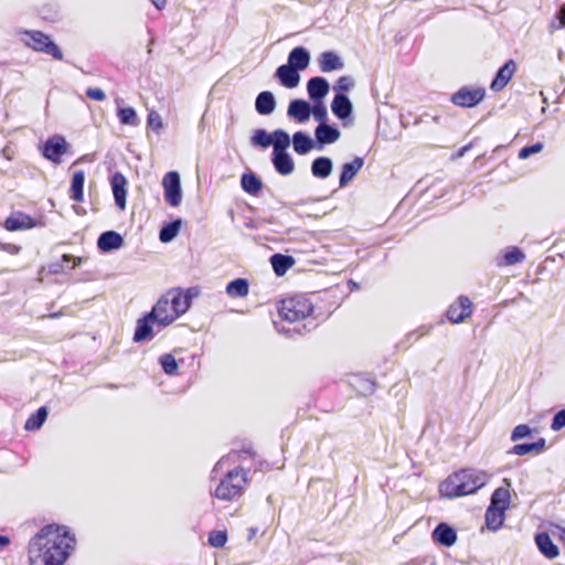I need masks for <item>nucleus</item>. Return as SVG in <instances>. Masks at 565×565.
<instances>
[{"mask_svg":"<svg viewBox=\"0 0 565 565\" xmlns=\"http://www.w3.org/2000/svg\"><path fill=\"white\" fill-rule=\"evenodd\" d=\"M294 150L298 154H306L313 148V141L302 131H297L292 136Z\"/></svg>","mask_w":565,"mask_h":565,"instance_id":"e433bc0d","label":"nucleus"},{"mask_svg":"<svg viewBox=\"0 0 565 565\" xmlns=\"http://www.w3.org/2000/svg\"><path fill=\"white\" fill-rule=\"evenodd\" d=\"M25 43L34 51L51 55L54 60L62 61L63 53L60 47L41 31H26Z\"/></svg>","mask_w":565,"mask_h":565,"instance_id":"423d86ee","label":"nucleus"},{"mask_svg":"<svg viewBox=\"0 0 565 565\" xmlns=\"http://www.w3.org/2000/svg\"><path fill=\"white\" fill-rule=\"evenodd\" d=\"M311 113L310 105L302 99H294L288 106V116L297 119L299 122H305L309 119Z\"/></svg>","mask_w":565,"mask_h":565,"instance_id":"aec40b11","label":"nucleus"},{"mask_svg":"<svg viewBox=\"0 0 565 565\" xmlns=\"http://www.w3.org/2000/svg\"><path fill=\"white\" fill-rule=\"evenodd\" d=\"M147 125L153 131L160 132V130L163 128V122L160 114L153 109L149 110L147 116Z\"/></svg>","mask_w":565,"mask_h":565,"instance_id":"c03bdc74","label":"nucleus"},{"mask_svg":"<svg viewBox=\"0 0 565 565\" xmlns=\"http://www.w3.org/2000/svg\"><path fill=\"white\" fill-rule=\"evenodd\" d=\"M41 225H43L41 221L22 211H12L3 223L6 230L10 232L26 231Z\"/></svg>","mask_w":565,"mask_h":565,"instance_id":"1a4fd4ad","label":"nucleus"},{"mask_svg":"<svg viewBox=\"0 0 565 565\" xmlns=\"http://www.w3.org/2000/svg\"><path fill=\"white\" fill-rule=\"evenodd\" d=\"M535 544L541 554L548 559H554L559 555L557 545L553 543L551 536L546 532H541L535 535Z\"/></svg>","mask_w":565,"mask_h":565,"instance_id":"dca6fc26","label":"nucleus"},{"mask_svg":"<svg viewBox=\"0 0 565 565\" xmlns=\"http://www.w3.org/2000/svg\"><path fill=\"white\" fill-rule=\"evenodd\" d=\"M276 76L282 86L294 88L299 84L300 76L298 70L290 65H280L276 71Z\"/></svg>","mask_w":565,"mask_h":565,"instance_id":"a211bd4d","label":"nucleus"},{"mask_svg":"<svg viewBox=\"0 0 565 565\" xmlns=\"http://www.w3.org/2000/svg\"><path fill=\"white\" fill-rule=\"evenodd\" d=\"M311 111L316 120L320 121L321 124H324L323 121L327 119L328 113L323 104H316Z\"/></svg>","mask_w":565,"mask_h":565,"instance_id":"3c124183","label":"nucleus"},{"mask_svg":"<svg viewBox=\"0 0 565 565\" xmlns=\"http://www.w3.org/2000/svg\"><path fill=\"white\" fill-rule=\"evenodd\" d=\"M319 68L323 73L339 71L344 67L341 57L333 51L322 52L318 57Z\"/></svg>","mask_w":565,"mask_h":565,"instance_id":"2eb2a0df","label":"nucleus"},{"mask_svg":"<svg viewBox=\"0 0 565 565\" xmlns=\"http://www.w3.org/2000/svg\"><path fill=\"white\" fill-rule=\"evenodd\" d=\"M241 185L246 193L257 195L263 188V182L256 177V174L250 172L242 175Z\"/></svg>","mask_w":565,"mask_h":565,"instance_id":"f704fd0d","label":"nucleus"},{"mask_svg":"<svg viewBox=\"0 0 565 565\" xmlns=\"http://www.w3.org/2000/svg\"><path fill=\"white\" fill-rule=\"evenodd\" d=\"M308 95L311 99L319 100L329 92V83L323 77H312L307 83Z\"/></svg>","mask_w":565,"mask_h":565,"instance_id":"412c9836","label":"nucleus"},{"mask_svg":"<svg viewBox=\"0 0 565 565\" xmlns=\"http://www.w3.org/2000/svg\"><path fill=\"white\" fill-rule=\"evenodd\" d=\"M249 292V285L245 278H236L226 286V294L231 298H243Z\"/></svg>","mask_w":565,"mask_h":565,"instance_id":"c85d7f7f","label":"nucleus"},{"mask_svg":"<svg viewBox=\"0 0 565 565\" xmlns=\"http://www.w3.org/2000/svg\"><path fill=\"white\" fill-rule=\"evenodd\" d=\"M354 85V82L351 76L344 75L340 76L334 85V89L340 92L341 94L349 92Z\"/></svg>","mask_w":565,"mask_h":565,"instance_id":"49530a36","label":"nucleus"},{"mask_svg":"<svg viewBox=\"0 0 565 565\" xmlns=\"http://www.w3.org/2000/svg\"><path fill=\"white\" fill-rule=\"evenodd\" d=\"M248 472L242 467L230 470L218 482L212 495L221 501H233L243 495Z\"/></svg>","mask_w":565,"mask_h":565,"instance_id":"20e7f679","label":"nucleus"},{"mask_svg":"<svg viewBox=\"0 0 565 565\" xmlns=\"http://www.w3.org/2000/svg\"><path fill=\"white\" fill-rule=\"evenodd\" d=\"M277 309L281 320L288 322H299L312 315L313 305L306 296L295 295L281 299Z\"/></svg>","mask_w":565,"mask_h":565,"instance_id":"39448f33","label":"nucleus"},{"mask_svg":"<svg viewBox=\"0 0 565 565\" xmlns=\"http://www.w3.org/2000/svg\"><path fill=\"white\" fill-rule=\"evenodd\" d=\"M84 182L85 172L83 170L73 172L68 192L70 199L76 203H82L84 201Z\"/></svg>","mask_w":565,"mask_h":565,"instance_id":"6ab92c4d","label":"nucleus"},{"mask_svg":"<svg viewBox=\"0 0 565 565\" xmlns=\"http://www.w3.org/2000/svg\"><path fill=\"white\" fill-rule=\"evenodd\" d=\"M67 152V142L64 137L55 135L49 138L42 150V154L54 163H61L62 157Z\"/></svg>","mask_w":565,"mask_h":565,"instance_id":"9b49d317","label":"nucleus"},{"mask_svg":"<svg viewBox=\"0 0 565 565\" xmlns=\"http://www.w3.org/2000/svg\"><path fill=\"white\" fill-rule=\"evenodd\" d=\"M518 71V65L514 60L507 61L497 72L494 78L490 84V89L493 92H501L509 84L511 78Z\"/></svg>","mask_w":565,"mask_h":565,"instance_id":"f8f14e48","label":"nucleus"},{"mask_svg":"<svg viewBox=\"0 0 565 565\" xmlns=\"http://www.w3.org/2000/svg\"><path fill=\"white\" fill-rule=\"evenodd\" d=\"M152 322H156V319L149 318V312L137 321V327L134 334L135 342H141L152 338Z\"/></svg>","mask_w":565,"mask_h":565,"instance_id":"393cba45","label":"nucleus"},{"mask_svg":"<svg viewBox=\"0 0 565 565\" xmlns=\"http://www.w3.org/2000/svg\"><path fill=\"white\" fill-rule=\"evenodd\" d=\"M181 227V220L173 221L164 225L159 234V238L162 243L171 242L179 233Z\"/></svg>","mask_w":565,"mask_h":565,"instance_id":"58836bf2","label":"nucleus"},{"mask_svg":"<svg viewBox=\"0 0 565 565\" xmlns=\"http://www.w3.org/2000/svg\"><path fill=\"white\" fill-rule=\"evenodd\" d=\"M191 295L181 289L166 292L152 307L149 318H154L161 326H169L190 308Z\"/></svg>","mask_w":565,"mask_h":565,"instance_id":"7ed1b4c3","label":"nucleus"},{"mask_svg":"<svg viewBox=\"0 0 565 565\" xmlns=\"http://www.w3.org/2000/svg\"><path fill=\"white\" fill-rule=\"evenodd\" d=\"M316 138L320 143H332L340 138V132L330 125L320 124L316 128Z\"/></svg>","mask_w":565,"mask_h":565,"instance_id":"cd10ccee","label":"nucleus"},{"mask_svg":"<svg viewBox=\"0 0 565 565\" xmlns=\"http://www.w3.org/2000/svg\"><path fill=\"white\" fill-rule=\"evenodd\" d=\"M273 164L281 175H288L295 170V163L286 151L273 152Z\"/></svg>","mask_w":565,"mask_h":565,"instance_id":"5701e85b","label":"nucleus"},{"mask_svg":"<svg viewBox=\"0 0 565 565\" xmlns=\"http://www.w3.org/2000/svg\"><path fill=\"white\" fill-rule=\"evenodd\" d=\"M252 141L254 145L267 148L271 145V136H269L265 130L258 129L255 131Z\"/></svg>","mask_w":565,"mask_h":565,"instance_id":"a18cd8bd","label":"nucleus"},{"mask_svg":"<svg viewBox=\"0 0 565 565\" xmlns=\"http://www.w3.org/2000/svg\"><path fill=\"white\" fill-rule=\"evenodd\" d=\"M10 543V540L8 536L2 535V547L7 546Z\"/></svg>","mask_w":565,"mask_h":565,"instance_id":"052dcab7","label":"nucleus"},{"mask_svg":"<svg viewBox=\"0 0 565 565\" xmlns=\"http://www.w3.org/2000/svg\"><path fill=\"white\" fill-rule=\"evenodd\" d=\"M63 269H64V266H63V265H61V264H54V265H52V269H51V270H52L53 273L57 274V273L62 271Z\"/></svg>","mask_w":565,"mask_h":565,"instance_id":"bf43d9fd","label":"nucleus"},{"mask_svg":"<svg viewBox=\"0 0 565 565\" xmlns=\"http://www.w3.org/2000/svg\"><path fill=\"white\" fill-rule=\"evenodd\" d=\"M271 145L274 147L273 152L286 151L290 145L289 135L281 129L275 130L271 136Z\"/></svg>","mask_w":565,"mask_h":565,"instance_id":"4c0bfd02","label":"nucleus"},{"mask_svg":"<svg viewBox=\"0 0 565 565\" xmlns=\"http://www.w3.org/2000/svg\"><path fill=\"white\" fill-rule=\"evenodd\" d=\"M510 504V492L508 489L500 487L495 489L491 495L489 508L507 511Z\"/></svg>","mask_w":565,"mask_h":565,"instance_id":"2f4dec72","label":"nucleus"},{"mask_svg":"<svg viewBox=\"0 0 565 565\" xmlns=\"http://www.w3.org/2000/svg\"><path fill=\"white\" fill-rule=\"evenodd\" d=\"M565 427V408L557 412L552 420L551 429L554 431L561 430Z\"/></svg>","mask_w":565,"mask_h":565,"instance_id":"8fccbe9b","label":"nucleus"},{"mask_svg":"<svg viewBox=\"0 0 565 565\" xmlns=\"http://www.w3.org/2000/svg\"><path fill=\"white\" fill-rule=\"evenodd\" d=\"M309 62L310 54L305 47L297 46L290 51L288 56V65L292 66L294 68L302 71L309 65Z\"/></svg>","mask_w":565,"mask_h":565,"instance_id":"b1692460","label":"nucleus"},{"mask_svg":"<svg viewBox=\"0 0 565 565\" xmlns=\"http://www.w3.org/2000/svg\"><path fill=\"white\" fill-rule=\"evenodd\" d=\"M159 11L167 7L168 0H149Z\"/></svg>","mask_w":565,"mask_h":565,"instance_id":"13d9d810","label":"nucleus"},{"mask_svg":"<svg viewBox=\"0 0 565 565\" xmlns=\"http://www.w3.org/2000/svg\"><path fill=\"white\" fill-rule=\"evenodd\" d=\"M364 160L361 157H355L351 162L342 166V171L339 179V186L344 188L362 169Z\"/></svg>","mask_w":565,"mask_h":565,"instance_id":"f3484780","label":"nucleus"},{"mask_svg":"<svg viewBox=\"0 0 565 565\" xmlns=\"http://www.w3.org/2000/svg\"><path fill=\"white\" fill-rule=\"evenodd\" d=\"M122 237L117 232L108 231L103 233L98 237L97 245L99 249L104 252H109L119 248L122 245Z\"/></svg>","mask_w":565,"mask_h":565,"instance_id":"bb28decb","label":"nucleus"},{"mask_svg":"<svg viewBox=\"0 0 565 565\" xmlns=\"http://www.w3.org/2000/svg\"><path fill=\"white\" fill-rule=\"evenodd\" d=\"M21 249V246L11 244V243H2V250L8 252L10 254H18Z\"/></svg>","mask_w":565,"mask_h":565,"instance_id":"6e6d98bb","label":"nucleus"},{"mask_svg":"<svg viewBox=\"0 0 565 565\" xmlns=\"http://www.w3.org/2000/svg\"><path fill=\"white\" fill-rule=\"evenodd\" d=\"M542 149H543V143L542 142H536L534 145L523 147L519 151L518 157H519V159H526V158H529L532 154L541 152Z\"/></svg>","mask_w":565,"mask_h":565,"instance_id":"09e8293b","label":"nucleus"},{"mask_svg":"<svg viewBox=\"0 0 565 565\" xmlns=\"http://www.w3.org/2000/svg\"><path fill=\"white\" fill-rule=\"evenodd\" d=\"M531 433H532V429L527 425L520 424V425L515 426L514 429L512 430L511 440L516 441L519 439L525 438V437L530 436Z\"/></svg>","mask_w":565,"mask_h":565,"instance_id":"de8ad7c7","label":"nucleus"},{"mask_svg":"<svg viewBox=\"0 0 565 565\" xmlns=\"http://www.w3.org/2000/svg\"><path fill=\"white\" fill-rule=\"evenodd\" d=\"M166 202L175 207L182 201L180 175L177 171L167 172L162 179Z\"/></svg>","mask_w":565,"mask_h":565,"instance_id":"6e6552de","label":"nucleus"},{"mask_svg":"<svg viewBox=\"0 0 565 565\" xmlns=\"http://www.w3.org/2000/svg\"><path fill=\"white\" fill-rule=\"evenodd\" d=\"M117 116L121 125H138V117L136 110L131 107L119 108L117 111Z\"/></svg>","mask_w":565,"mask_h":565,"instance_id":"37998d69","label":"nucleus"},{"mask_svg":"<svg viewBox=\"0 0 565 565\" xmlns=\"http://www.w3.org/2000/svg\"><path fill=\"white\" fill-rule=\"evenodd\" d=\"M504 519H505L504 511L488 507L486 514H484V520H486V525L490 531L499 530L502 526Z\"/></svg>","mask_w":565,"mask_h":565,"instance_id":"72a5a7b5","label":"nucleus"},{"mask_svg":"<svg viewBox=\"0 0 565 565\" xmlns=\"http://www.w3.org/2000/svg\"><path fill=\"white\" fill-rule=\"evenodd\" d=\"M62 262L63 263H72V265L70 266L71 269H74L78 266H81L83 264V258L82 257H76V256H73L71 254H64L62 256Z\"/></svg>","mask_w":565,"mask_h":565,"instance_id":"864d4df0","label":"nucleus"},{"mask_svg":"<svg viewBox=\"0 0 565 565\" xmlns=\"http://www.w3.org/2000/svg\"><path fill=\"white\" fill-rule=\"evenodd\" d=\"M86 96L92 100L103 102L106 99V95L103 89L98 87H88L86 89Z\"/></svg>","mask_w":565,"mask_h":565,"instance_id":"603ef678","label":"nucleus"},{"mask_svg":"<svg viewBox=\"0 0 565 565\" xmlns=\"http://www.w3.org/2000/svg\"><path fill=\"white\" fill-rule=\"evenodd\" d=\"M558 25L555 26L556 29L565 28V3L561 6V9L557 14Z\"/></svg>","mask_w":565,"mask_h":565,"instance_id":"5fc2aeb1","label":"nucleus"},{"mask_svg":"<svg viewBox=\"0 0 565 565\" xmlns=\"http://www.w3.org/2000/svg\"><path fill=\"white\" fill-rule=\"evenodd\" d=\"M486 97V89L477 86H462L455 92L450 102L462 108H472L479 105Z\"/></svg>","mask_w":565,"mask_h":565,"instance_id":"0eeeda50","label":"nucleus"},{"mask_svg":"<svg viewBox=\"0 0 565 565\" xmlns=\"http://www.w3.org/2000/svg\"><path fill=\"white\" fill-rule=\"evenodd\" d=\"M332 161L328 157H319L312 161L311 172L316 178L326 179L331 174Z\"/></svg>","mask_w":565,"mask_h":565,"instance_id":"c756f323","label":"nucleus"},{"mask_svg":"<svg viewBox=\"0 0 565 565\" xmlns=\"http://www.w3.org/2000/svg\"><path fill=\"white\" fill-rule=\"evenodd\" d=\"M110 185L116 206L124 211L126 209L127 179L121 172H115L111 175Z\"/></svg>","mask_w":565,"mask_h":565,"instance_id":"ddd939ff","label":"nucleus"},{"mask_svg":"<svg viewBox=\"0 0 565 565\" xmlns=\"http://www.w3.org/2000/svg\"><path fill=\"white\" fill-rule=\"evenodd\" d=\"M555 534L558 536V539L565 544V526L562 525H555Z\"/></svg>","mask_w":565,"mask_h":565,"instance_id":"4d7b16f0","label":"nucleus"},{"mask_svg":"<svg viewBox=\"0 0 565 565\" xmlns=\"http://www.w3.org/2000/svg\"><path fill=\"white\" fill-rule=\"evenodd\" d=\"M431 537L435 543L450 547L457 541L456 531L447 523H439L433 531Z\"/></svg>","mask_w":565,"mask_h":565,"instance_id":"4468645a","label":"nucleus"},{"mask_svg":"<svg viewBox=\"0 0 565 565\" xmlns=\"http://www.w3.org/2000/svg\"><path fill=\"white\" fill-rule=\"evenodd\" d=\"M525 258L524 253L519 247H510L503 254L502 265L511 266L523 262Z\"/></svg>","mask_w":565,"mask_h":565,"instance_id":"ea45409f","label":"nucleus"},{"mask_svg":"<svg viewBox=\"0 0 565 565\" xmlns=\"http://www.w3.org/2000/svg\"><path fill=\"white\" fill-rule=\"evenodd\" d=\"M488 481L487 471L467 467L450 473L440 482L438 490L443 498L455 499L476 493Z\"/></svg>","mask_w":565,"mask_h":565,"instance_id":"f03ea898","label":"nucleus"},{"mask_svg":"<svg viewBox=\"0 0 565 565\" xmlns=\"http://www.w3.org/2000/svg\"><path fill=\"white\" fill-rule=\"evenodd\" d=\"M163 372L168 375L178 374V362L171 353L162 354L159 359Z\"/></svg>","mask_w":565,"mask_h":565,"instance_id":"79ce46f5","label":"nucleus"},{"mask_svg":"<svg viewBox=\"0 0 565 565\" xmlns=\"http://www.w3.org/2000/svg\"><path fill=\"white\" fill-rule=\"evenodd\" d=\"M270 263L275 274L277 276H282L295 264V260L291 256L274 254L270 257Z\"/></svg>","mask_w":565,"mask_h":565,"instance_id":"473e14b6","label":"nucleus"},{"mask_svg":"<svg viewBox=\"0 0 565 565\" xmlns=\"http://www.w3.org/2000/svg\"><path fill=\"white\" fill-rule=\"evenodd\" d=\"M228 536L225 530H213L209 533L207 543L215 548L224 547L227 543Z\"/></svg>","mask_w":565,"mask_h":565,"instance_id":"a19ab883","label":"nucleus"},{"mask_svg":"<svg viewBox=\"0 0 565 565\" xmlns=\"http://www.w3.org/2000/svg\"><path fill=\"white\" fill-rule=\"evenodd\" d=\"M76 536L65 525L42 526L29 541L28 565H64L76 547Z\"/></svg>","mask_w":565,"mask_h":565,"instance_id":"f257e3e1","label":"nucleus"},{"mask_svg":"<svg viewBox=\"0 0 565 565\" xmlns=\"http://www.w3.org/2000/svg\"><path fill=\"white\" fill-rule=\"evenodd\" d=\"M331 110L339 119L348 118L352 113V104L344 94H337L331 103Z\"/></svg>","mask_w":565,"mask_h":565,"instance_id":"4be33fe9","label":"nucleus"},{"mask_svg":"<svg viewBox=\"0 0 565 565\" xmlns=\"http://www.w3.org/2000/svg\"><path fill=\"white\" fill-rule=\"evenodd\" d=\"M276 100L270 92H262L257 95L255 100V108L259 115H269L275 110Z\"/></svg>","mask_w":565,"mask_h":565,"instance_id":"a878e982","label":"nucleus"},{"mask_svg":"<svg viewBox=\"0 0 565 565\" xmlns=\"http://www.w3.org/2000/svg\"><path fill=\"white\" fill-rule=\"evenodd\" d=\"M473 305L467 296H459L446 311L448 320L456 324L463 322L472 313Z\"/></svg>","mask_w":565,"mask_h":565,"instance_id":"9d476101","label":"nucleus"},{"mask_svg":"<svg viewBox=\"0 0 565 565\" xmlns=\"http://www.w3.org/2000/svg\"><path fill=\"white\" fill-rule=\"evenodd\" d=\"M49 415L45 406L40 407L36 412L32 413L24 423V429L34 431L42 427Z\"/></svg>","mask_w":565,"mask_h":565,"instance_id":"7c9ffc66","label":"nucleus"},{"mask_svg":"<svg viewBox=\"0 0 565 565\" xmlns=\"http://www.w3.org/2000/svg\"><path fill=\"white\" fill-rule=\"evenodd\" d=\"M544 449H545V439L544 438H540L535 443L514 445L513 448L509 452L513 454V455H516V456H524V455L530 454V452L540 454Z\"/></svg>","mask_w":565,"mask_h":565,"instance_id":"c9c22d12","label":"nucleus"}]
</instances>
